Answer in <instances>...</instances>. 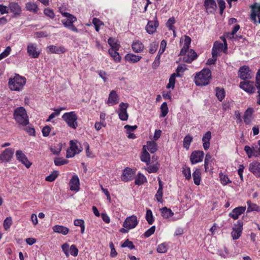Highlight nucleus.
<instances>
[{
  "label": "nucleus",
  "instance_id": "obj_49",
  "mask_svg": "<svg viewBox=\"0 0 260 260\" xmlns=\"http://www.w3.org/2000/svg\"><path fill=\"white\" fill-rule=\"evenodd\" d=\"M54 162L56 166H59L67 164L68 162V161L62 158L56 157L54 159Z\"/></svg>",
  "mask_w": 260,
  "mask_h": 260
},
{
  "label": "nucleus",
  "instance_id": "obj_23",
  "mask_svg": "<svg viewBox=\"0 0 260 260\" xmlns=\"http://www.w3.org/2000/svg\"><path fill=\"white\" fill-rule=\"evenodd\" d=\"M158 26V22L157 20L149 21L146 26V30L149 34L154 33Z\"/></svg>",
  "mask_w": 260,
  "mask_h": 260
},
{
  "label": "nucleus",
  "instance_id": "obj_56",
  "mask_svg": "<svg viewBox=\"0 0 260 260\" xmlns=\"http://www.w3.org/2000/svg\"><path fill=\"white\" fill-rule=\"evenodd\" d=\"M167 246L166 243H161L158 245L157 251L159 253H165L167 251Z\"/></svg>",
  "mask_w": 260,
  "mask_h": 260
},
{
  "label": "nucleus",
  "instance_id": "obj_6",
  "mask_svg": "<svg viewBox=\"0 0 260 260\" xmlns=\"http://www.w3.org/2000/svg\"><path fill=\"white\" fill-rule=\"evenodd\" d=\"M244 149L249 158L260 156V140L258 141L257 144H254L251 147L248 145L245 146Z\"/></svg>",
  "mask_w": 260,
  "mask_h": 260
},
{
  "label": "nucleus",
  "instance_id": "obj_35",
  "mask_svg": "<svg viewBox=\"0 0 260 260\" xmlns=\"http://www.w3.org/2000/svg\"><path fill=\"white\" fill-rule=\"evenodd\" d=\"M146 181L147 179L146 177L141 173H139L137 175V177L135 179V183L136 185H140L143 184L144 182Z\"/></svg>",
  "mask_w": 260,
  "mask_h": 260
},
{
  "label": "nucleus",
  "instance_id": "obj_41",
  "mask_svg": "<svg viewBox=\"0 0 260 260\" xmlns=\"http://www.w3.org/2000/svg\"><path fill=\"white\" fill-rule=\"evenodd\" d=\"M192 141V137L189 135H186L183 140V147L187 150L189 148L191 142Z\"/></svg>",
  "mask_w": 260,
  "mask_h": 260
},
{
  "label": "nucleus",
  "instance_id": "obj_57",
  "mask_svg": "<svg viewBox=\"0 0 260 260\" xmlns=\"http://www.w3.org/2000/svg\"><path fill=\"white\" fill-rule=\"evenodd\" d=\"M121 247H128L130 249H133L135 248V245L133 244V243L130 241L128 239L126 240L124 242V243L121 245Z\"/></svg>",
  "mask_w": 260,
  "mask_h": 260
},
{
  "label": "nucleus",
  "instance_id": "obj_12",
  "mask_svg": "<svg viewBox=\"0 0 260 260\" xmlns=\"http://www.w3.org/2000/svg\"><path fill=\"white\" fill-rule=\"evenodd\" d=\"M128 106L127 103H121L119 105L118 115L120 119L122 121L127 120L128 119V115L126 111Z\"/></svg>",
  "mask_w": 260,
  "mask_h": 260
},
{
  "label": "nucleus",
  "instance_id": "obj_39",
  "mask_svg": "<svg viewBox=\"0 0 260 260\" xmlns=\"http://www.w3.org/2000/svg\"><path fill=\"white\" fill-rule=\"evenodd\" d=\"M25 8L27 10L36 13L38 10V6L34 3L28 2L26 4Z\"/></svg>",
  "mask_w": 260,
  "mask_h": 260
},
{
  "label": "nucleus",
  "instance_id": "obj_31",
  "mask_svg": "<svg viewBox=\"0 0 260 260\" xmlns=\"http://www.w3.org/2000/svg\"><path fill=\"white\" fill-rule=\"evenodd\" d=\"M142 57L140 56L136 55L134 54H127L125 56V59L131 63H136L141 60Z\"/></svg>",
  "mask_w": 260,
  "mask_h": 260
},
{
  "label": "nucleus",
  "instance_id": "obj_26",
  "mask_svg": "<svg viewBox=\"0 0 260 260\" xmlns=\"http://www.w3.org/2000/svg\"><path fill=\"white\" fill-rule=\"evenodd\" d=\"M205 7L210 13L213 12L216 8V3L214 0H205Z\"/></svg>",
  "mask_w": 260,
  "mask_h": 260
},
{
  "label": "nucleus",
  "instance_id": "obj_36",
  "mask_svg": "<svg viewBox=\"0 0 260 260\" xmlns=\"http://www.w3.org/2000/svg\"><path fill=\"white\" fill-rule=\"evenodd\" d=\"M141 160L148 165L150 160V155L146 149H143V153L141 156Z\"/></svg>",
  "mask_w": 260,
  "mask_h": 260
},
{
  "label": "nucleus",
  "instance_id": "obj_38",
  "mask_svg": "<svg viewBox=\"0 0 260 260\" xmlns=\"http://www.w3.org/2000/svg\"><path fill=\"white\" fill-rule=\"evenodd\" d=\"M216 96L219 101H221L225 97V91L223 88L216 87L215 89Z\"/></svg>",
  "mask_w": 260,
  "mask_h": 260
},
{
  "label": "nucleus",
  "instance_id": "obj_16",
  "mask_svg": "<svg viewBox=\"0 0 260 260\" xmlns=\"http://www.w3.org/2000/svg\"><path fill=\"white\" fill-rule=\"evenodd\" d=\"M70 188L72 191H78L80 188V181L77 175H73L69 182Z\"/></svg>",
  "mask_w": 260,
  "mask_h": 260
},
{
  "label": "nucleus",
  "instance_id": "obj_21",
  "mask_svg": "<svg viewBox=\"0 0 260 260\" xmlns=\"http://www.w3.org/2000/svg\"><path fill=\"white\" fill-rule=\"evenodd\" d=\"M245 210L246 207L241 206L236 207L229 214V216L236 220L245 212Z\"/></svg>",
  "mask_w": 260,
  "mask_h": 260
},
{
  "label": "nucleus",
  "instance_id": "obj_24",
  "mask_svg": "<svg viewBox=\"0 0 260 260\" xmlns=\"http://www.w3.org/2000/svg\"><path fill=\"white\" fill-rule=\"evenodd\" d=\"M211 139V133L210 131L206 132L202 138L203 147L205 150H208L210 145V141Z\"/></svg>",
  "mask_w": 260,
  "mask_h": 260
},
{
  "label": "nucleus",
  "instance_id": "obj_28",
  "mask_svg": "<svg viewBox=\"0 0 260 260\" xmlns=\"http://www.w3.org/2000/svg\"><path fill=\"white\" fill-rule=\"evenodd\" d=\"M148 149L151 153H153L157 150V145L154 141H148L146 145L143 146V149Z\"/></svg>",
  "mask_w": 260,
  "mask_h": 260
},
{
  "label": "nucleus",
  "instance_id": "obj_22",
  "mask_svg": "<svg viewBox=\"0 0 260 260\" xmlns=\"http://www.w3.org/2000/svg\"><path fill=\"white\" fill-rule=\"evenodd\" d=\"M48 51L51 53L62 54L66 51V49L62 46H56L55 45H50L47 47Z\"/></svg>",
  "mask_w": 260,
  "mask_h": 260
},
{
  "label": "nucleus",
  "instance_id": "obj_55",
  "mask_svg": "<svg viewBox=\"0 0 260 260\" xmlns=\"http://www.w3.org/2000/svg\"><path fill=\"white\" fill-rule=\"evenodd\" d=\"M70 248V247L69 244L67 243H65L61 245L62 250L65 254L67 257L69 256Z\"/></svg>",
  "mask_w": 260,
  "mask_h": 260
},
{
  "label": "nucleus",
  "instance_id": "obj_40",
  "mask_svg": "<svg viewBox=\"0 0 260 260\" xmlns=\"http://www.w3.org/2000/svg\"><path fill=\"white\" fill-rule=\"evenodd\" d=\"M145 218L149 224H152L154 222V219L150 209L147 210Z\"/></svg>",
  "mask_w": 260,
  "mask_h": 260
},
{
  "label": "nucleus",
  "instance_id": "obj_30",
  "mask_svg": "<svg viewBox=\"0 0 260 260\" xmlns=\"http://www.w3.org/2000/svg\"><path fill=\"white\" fill-rule=\"evenodd\" d=\"M132 47L133 51L136 53L142 52L144 48V45L140 41L134 42Z\"/></svg>",
  "mask_w": 260,
  "mask_h": 260
},
{
  "label": "nucleus",
  "instance_id": "obj_32",
  "mask_svg": "<svg viewBox=\"0 0 260 260\" xmlns=\"http://www.w3.org/2000/svg\"><path fill=\"white\" fill-rule=\"evenodd\" d=\"M253 112V109L251 108H248L245 112L244 115V121L246 124H249L250 122Z\"/></svg>",
  "mask_w": 260,
  "mask_h": 260
},
{
  "label": "nucleus",
  "instance_id": "obj_2",
  "mask_svg": "<svg viewBox=\"0 0 260 260\" xmlns=\"http://www.w3.org/2000/svg\"><path fill=\"white\" fill-rule=\"evenodd\" d=\"M14 119L20 126H25L29 124L28 116L23 107L15 109L13 113Z\"/></svg>",
  "mask_w": 260,
  "mask_h": 260
},
{
  "label": "nucleus",
  "instance_id": "obj_46",
  "mask_svg": "<svg viewBox=\"0 0 260 260\" xmlns=\"http://www.w3.org/2000/svg\"><path fill=\"white\" fill-rule=\"evenodd\" d=\"M158 43L157 42H153L150 44L149 46V52L151 54L154 53L158 47Z\"/></svg>",
  "mask_w": 260,
  "mask_h": 260
},
{
  "label": "nucleus",
  "instance_id": "obj_19",
  "mask_svg": "<svg viewBox=\"0 0 260 260\" xmlns=\"http://www.w3.org/2000/svg\"><path fill=\"white\" fill-rule=\"evenodd\" d=\"M134 172L133 170L129 168L125 169L121 175V180L124 182H128L133 179L134 176Z\"/></svg>",
  "mask_w": 260,
  "mask_h": 260
},
{
  "label": "nucleus",
  "instance_id": "obj_53",
  "mask_svg": "<svg viewBox=\"0 0 260 260\" xmlns=\"http://www.w3.org/2000/svg\"><path fill=\"white\" fill-rule=\"evenodd\" d=\"M70 147L71 148V149H73L74 151H76L77 154L81 151V150L79 148V146L77 145V144L74 142V141H70Z\"/></svg>",
  "mask_w": 260,
  "mask_h": 260
},
{
  "label": "nucleus",
  "instance_id": "obj_25",
  "mask_svg": "<svg viewBox=\"0 0 260 260\" xmlns=\"http://www.w3.org/2000/svg\"><path fill=\"white\" fill-rule=\"evenodd\" d=\"M223 49H224L223 44L222 43L216 41L213 45L212 52L214 55H217L218 56L221 51H222L223 52Z\"/></svg>",
  "mask_w": 260,
  "mask_h": 260
},
{
  "label": "nucleus",
  "instance_id": "obj_60",
  "mask_svg": "<svg viewBox=\"0 0 260 260\" xmlns=\"http://www.w3.org/2000/svg\"><path fill=\"white\" fill-rule=\"evenodd\" d=\"M212 157L210 154L209 153L206 154L205 158V162L204 166L205 171L208 168V165L210 164V161H211Z\"/></svg>",
  "mask_w": 260,
  "mask_h": 260
},
{
  "label": "nucleus",
  "instance_id": "obj_15",
  "mask_svg": "<svg viewBox=\"0 0 260 260\" xmlns=\"http://www.w3.org/2000/svg\"><path fill=\"white\" fill-rule=\"evenodd\" d=\"M27 51L31 58H38L40 52L37 50V45L33 43H29L27 47Z\"/></svg>",
  "mask_w": 260,
  "mask_h": 260
},
{
  "label": "nucleus",
  "instance_id": "obj_52",
  "mask_svg": "<svg viewBox=\"0 0 260 260\" xmlns=\"http://www.w3.org/2000/svg\"><path fill=\"white\" fill-rule=\"evenodd\" d=\"M162 196H163V189L162 188H158V190L155 194V197L156 199V200L158 202L162 203Z\"/></svg>",
  "mask_w": 260,
  "mask_h": 260
},
{
  "label": "nucleus",
  "instance_id": "obj_13",
  "mask_svg": "<svg viewBox=\"0 0 260 260\" xmlns=\"http://www.w3.org/2000/svg\"><path fill=\"white\" fill-rule=\"evenodd\" d=\"M14 153V149L13 148H7L3 153L0 154V160L3 161H9Z\"/></svg>",
  "mask_w": 260,
  "mask_h": 260
},
{
  "label": "nucleus",
  "instance_id": "obj_50",
  "mask_svg": "<svg viewBox=\"0 0 260 260\" xmlns=\"http://www.w3.org/2000/svg\"><path fill=\"white\" fill-rule=\"evenodd\" d=\"M219 177L220 182L223 185H226L229 183L231 182L227 175H223V174H220Z\"/></svg>",
  "mask_w": 260,
  "mask_h": 260
},
{
  "label": "nucleus",
  "instance_id": "obj_42",
  "mask_svg": "<svg viewBox=\"0 0 260 260\" xmlns=\"http://www.w3.org/2000/svg\"><path fill=\"white\" fill-rule=\"evenodd\" d=\"M175 23V19L174 17H171L168 20L166 25L170 30L173 31L174 35L175 36V27L174 24Z\"/></svg>",
  "mask_w": 260,
  "mask_h": 260
},
{
  "label": "nucleus",
  "instance_id": "obj_3",
  "mask_svg": "<svg viewBox=\"0 0 260 260\" xmlns=\"http://www.w3.org/2000/svg\"><path fill=\"white\" fill-rule=\"evenodd\" d=\"M211 78V71L208 69H204L196 74L194 82L198 86H204L209 83Z\"/></svg>",
  "mask_w": 260,
  "mask_h": 260
},
{
  "label": "nucleus",
  "instance_id": "obj_14",
  "mask_svg": "<svg viewBox=\"0 0 260 260\" xmlns=\"http://www.w3.org/2000/svg\"><path fill=\"white\" fill-rule=\"evenodd\" d=\"M16 157L19 161H21L27 168H29L31 164L28 160L24 153L21 150H17L16 152Z\"/></svg>",
  "mask_w": 260,
  "mask_h": 260
},
{
  "label": "nucleus",
  "instance_id": "obj_43",
  "mask_svg": "<svg viewBox=\"0 0 260 260\" xmlns=\"http://www.w3.org/2000/svg\"><path fill=\"white\" fill-rule=\"evenodd\" d=\"M59 172L57 171H54L49 175L47 176L45 180L48 182H52L58 177Z\"/></svg>",
  "mask_w": 260,
  "mask_h": 260
},
{
  "label": "nucleus",
  "instance_id": "obj_37",
  "mask_svg": "<svg viewBox=\"0 0 260 260\" xmlns=\"http://www.w3.org/2000/svg\"><path fill=\"white\" fill-rule=\"evenodd\" d=\"M256 17L258 18V22L259 23H260V12L257 11L254 9H252V12L250 15V18L254 22V23L257 22L256 20Z\"/></svg>",
  "mask_w": 260,
  "mask_h": 260
},
{
  "label": "nucleus",
  "instance_id": "obj_5",
  "mask_svg": "<svg viewBox=\"0 0 260 260\" xmlns=\"http://www.w3.org/2000/svg\"><path fill=\"white\" fill-rule=\"evenodd\" d=\"M62 118L70 127L75 129L77 127L78 116L75 111L64 113L62 116Z\"/></svg>",
  "mask_w": 260,
  "mask_h": 260
},
{
  "label": "nucleus",
  "instance_id": "obj_34",
  "mask_svg": "<svg viewBox=\"0 0 260 260\" xmlns=\"http://www.w3.org/2000/svg\"><path fill=\"white\" fill-rule=\"evenodd\" d=\"M118 49H109V53L116 62H120L121 57L117 52Z\"/></svg>",
  "mask_w": 260,
  "mask_h": 260
},
{
  "label": "nucleus",
  "instance_id": "obj_54",
  "mask_svg": "<svg viewBox=\"0 0 260 260\" xmlns=\"http://www.w3.org/2000/svg\"><path fill=\"white\" fill-rule=\"evenodd\" d=\"M11 48L10 46L7 47L5 50L0 54V60L7 57L10 53Z\"/></svg>",
  "mask_w": 260,
  "mask_h": 260
},
{
  "label": "nucleus",
  "instance_id": "obj_20",
  "mask_svg": "<svg viewBox=\"0 0 260 260\" xmlns=\"http://www.w3.org/2000/svg\"><path fill=\"white\" fill-rule=\"evenodd\" d=\"M9 9L15 17L19 16L21 14V8L17 3H10L9 5Z\"/></svg>",
  "mask_w": 260,
  "mask_h": 260
},
{
  "label": "nucleus",
  "instance_id": "obj_1",
  "mask_svg": "<svg viewBox=\"0 0 260 260\" xmlns=\"http://www.w3.org/2000/svg\"><path fill=\"white\" fill-rule=\"evenodd\" d=\"M191 41V40L189 37L185 36L184 43L180 52V55H184L182 59L183 61L188 63L192 62L198 56L197 53L194 50L192 49L188 50Z\"/></svg>",
  "mask_w": 260,
  "mask_h": 260
},
{
  "label": "nucleus",
  "instance_id": "obj_44",
  "mask_svg": "<svg viewBox=\"0 0 260 260\" xmlns=\"http://www.w3.org/2000/svg\"><path fill=\"white\" fill-rule=\"evenodd\" d=\"M160 110L161 114L160 116L161 117H165L168 113V108L166 102H164L161 104L160 106Z\"/></svg>",
  "mask_w": 260,
  "mask_h": 260
},
{
  "label": "nucleus",
  "instance_id": "obj_59",
  "mask_svg": "<svg viewBox=\"0 0 260 260\" xmlns=\"http://www.w3.org/2000/svg\"><path fill=\"white\" fill-rule=\"evenodd\" d=\"M78 249L75 245H72L70 248V253L74 256H76L78 254Z\"/></svg>",
  "mask_w": 260,
  "mask_h": 260
},
{
  "label": "nucleus",
  "instance_id": "obj_29",
  "mask_svg": "<svg viewBox=\"0 0 260 260\" xmlns=\"http://www.w3.org/2000/svg\"><path fill=\"white\" fill-rule=\"evenodd\" d=\"M161 216L165 219H168L173 216L174 213L166 207L160 209Z\"/></svg>",
  "mask_w": 260,
  "mask_h": 260
},
{
  "label": "nucleus",
  "instance_id": "obj_7",
  "mask_svg": "<svg viewBox=\"0 0 260 260\" xmlns=\"http://www.w3.org/2000/svg\"><path fill=\"white\" fill-rule=\"evenodd\" d=\"M239 77L243 80H247L252 78V72L247 66L241 67L238 71Z\"/></svg>",
  "mask_w": 260,
  "mask_h": 260
},
{
  "label": "nucleus",
  "instance_id": "obj_17",
  "mask_svg": "<svg viewBox=\"0 0 260 260\" xmlns=\"http://www.w3.org/2000/svg\"><path fill=\"white\" fill-rule=\"evenodd\" d=\"M119 98L115 90H112L109 95L106 103L109 106H113L119 103Z\"/></svg>",
  "mask_w": 260,
  "mask_h": 260
},
{
  "label": "nucleus",
  "instance_id": "obj_61",
  "mask_svg": "<svg viewBox=\"0 0 260 260\" xmlns=\"http://www.w3.org/2000/svg\"><path fill=\"white\" fill-rule=\"evenodd\" d=\"M155 231V226L154 225L152 226L150 229L147 230L144 234V237L148 238L154 234Z\"/></svg>",
  "mask_w": 260,
  "mask_h": 260
},
{
  "label": "nucleus",
  "instance_id": "obj_10",
  "mask_svg": "<svg viewBox=\"0 0 260 260\" xmlns=\"http://www.w3.org/2000/svg\"><path fill=\"white\" fill-rule=\"evenodd\" d=\"M239 86L243 90L250 94L253 93L255 91L254 82L248 80L241 82Z\"/></svg>",
  "mask_w": 260,
  "mask_h": 260
},
{
  "label": "nucleus",
  "instance_id": "obj_18",
  "mask_svg": "<svg viewBox=\"0 0 260 260\" xmlns=\"http://www.w3.org/2000/svg\"><path fill=\"white\" fill-rule=\"evenodd\" d=\"M249 170L256 177H260V163L257 161H254L249 164Z\"/></svg>",
  "mask_w": 260,
  "mask_h": 260
},
{
  "label": "nucleus",
  "instance_id": "obj_9",
  "mask_svg": "<svg viewBox=\"0 0 260 260\" xmlns=\"http://www.w3.org/2000/svg\"><path fill=\"white\" fill-rule=\"evenodd\" d=\"M243 230V222L240 220L237 221V224H235L232 229L231 236L233 240H237L240 238Z\"/></svg>",
  "mask_w": 260,
  "mask_h": 260
},
{
  "label": "nucleus",
  "instance_id": "obj_11",
  "mask_svg": "<svg viewBox=\"0 0 260 260\" xmlns=\"http://www.w3.org/2000/svg\"><path fill=\"white\" fill-rule=\"evenodd\" d=\"M204 153L202 151H194L190 156V160L192 164H196L203 160Z\"/></svg>",
  "mask_w": 260,
  "mask_h": 260
},
{
  "label": "nucleus",
  "instance_id": "obj_27",
  "mask_svg": "<svg viewBox=\"0 0 260 260\" xmlns=\"http://www.w3.org/2000/svg\"><path fill=\"white\" fill-rule=\"evenodd\" d=\"M53 231L55 233L62 234L63 235H66L69 232V228L59 225H55L52 227Z\"/></svg>",
  "mask_w": 260,
  "mask_h": 260
},
{
  "label": "nucleus",
  "instance_id": "obj_33",
  "mask_svg": "<svg viewBox=\"0 0 260 260\" xmlns=\"http://www.w3.org/2000/svg\"><path fill=\"white\" fill-rule=\"evenodd\" d=\"M201 175V171L199 169H196L192 174L194 183L197 185H199L200 183Z\"/></svg>",
  "mask_w": 260,
  "mask_h": 260
},
{
  "label": "nucleus",
  "instance_id": "obj_48",
  "mask_svg": "<svg viewBox=\"0 0 260 260\" xmlns=\"http://www.w3.org/2000/svg\"><path fill=\"white\" fill-rule=\"evenodd\" d=\"M108 43L111 47L110 49H119V45L114 38H110L108 40Z\"/></svg>",
  "mask_w": 260,
  "mask_h": 260
},
{
  "label": "nucleus",
  "instance_id": "obj_62",
  "mask_svg": "<svg viewBox=\"0 0 260 260\" xmlns=\"http://www.w3.org/2000/svg\"><path fill=\"white\" fill-rule=\"evenodd\" d=\"M61 150V145H58L57 146H54V147H51L50 150L53 154L58 155Z\"/></svg>",
  "mask_w": 260,
  "mask_h": 260
},
{
  "label": "nucleus",
  "instance_id": "obj_8",
  "mask_svg": "<svg viewBox=\"0 0 260 260\" xmlns=\"http://www.w3.org/2000/svg\"><path fill=\"white\" fill-rule=\"evenodd\" d=\"M138 223L139 220L137 216L133 215L126 218L123 223V227L128 228V229L131 230L135 228Z\"/></svg>",
  "mask_w": 260,
  "mask_h": 260
},
{
  "label": "nucleus",
  "instance_id": "obj_58",
  "mask_svg": "<svg viewBox=\"0 0 260 260\" xmlns=\"http://www.w3.org/2000/svg\"><path fill=\"white\" fill-rule=\"evenodd\" d=\"M175 83V75H171V76L169 79V82L168 84L167 87L168 88H174Z\"/></svg>",
  "mask_w": 260,
  "mask_h": 260
},
{
  "label": "nucleus",
  "instance_id": "obj_63",
  "mask_svg": "<svg viewBox=\"0 0 260 260\" xmlns=\"http://www.w3.org/2000/svg\"><path fill=\"white\" fill-rule=\"evenodd\" d=\"M146 170L149 173H156L158 170V167L156 165L149 166Z\"/></svg>",
  "mask_w": 260,
  "mask_h": 260
},
{
  "label": "nucleus",
  "instance_id": "obj_51",
  "mask_svg": "<svg viewBox=\"0 0 260 260\" xmlns=\"http://www.w3.org/2000/svg\"><path fill=\"white\" fill-rule=\"evenodd\" d=\"M12 224V219L11 217H7L4 221V228L5 230H8Z\"/></svg>",
  "mask_w": 260,
  "mask_h": 260
},
{
  "label": "nucleus",
  "instance_id": "obj_4",
  "mask_svg": "<svg viewBox=\"0 0 260 260\" xmlns=\"http://www.w3.org/2000/svg\"><path fill=\"white\" fill-rule=\"evenodd\" d=\"M26 83V79L19 75H16L14 78L9 80V86L11 90H21Z\"/></svg>",
  "mask_w": 260,
  "mask_h": 260
},
{
  "label": "nucleus",
  "instance_id": "obj_47",
  "mask_svg": "<svg viewBox=\"0 0 260 260\" xmlns=\"http://www.w3.org/2000/svg\"><path fill=\"white\" fill-rule=\"evenodd\" d=\"M247 204L248 205L247 211L250 212L258 210L259 207L256 204L252 203L250 201H248Z\"/></svg>",
  "mask_w": 260,
  "mask_h": 260
},
{
  "label": "nucleus",
  "instance_id": "obj_45",
  "mask_svg": "<svg viewBox=\"0 0 260 260\" xmlns=\"http://www.w3.org/2000/svg\"><path fill=\"white\" fill-rule=\"evenodd\" d=\"M182 174L186 179L189 180L191 178V171L189 167L186 166L183 167Z\"/></svg>",
  "mask_w": 260,
  "mask_h": 260
},
{
  "label": "nucleus",
  "instance_id": "obj_64",
  "mask_svg": "<svg viewBox=\"0 0 260 260\" xmlns=\"http://www.w3.org/2000/svg\"><path fill=\"white\" fill-rule=\"evenodd\" d=\"M166 45H167L166 41L165 40H162L160 43V48L158 51V54H159V55H161V54H162L164 52V51L166 49Z\"/></svg>",
  "mask_w": 260,
  "mask_h": 260
}]
</instances>
